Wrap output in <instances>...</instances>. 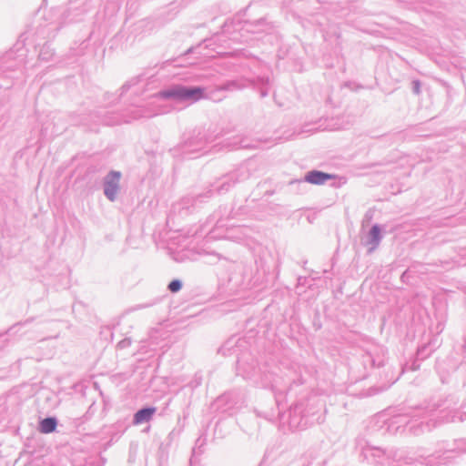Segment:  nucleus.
<instances>
[{
    "instance_id": "6e6552de",
    "label": "nucleus",
    "mask_w": 466,
    "mask_h": 466,
    "mask_svg": "<svg viewBox=\"0 0 466 466\" xmlns=\"http://www.w3.org/2000/svg\"><path fill=\"white\" fill-rule=\"evenodd\" d=\"M370 235L375 242H378L380 238V228L377 226H374L370 230Z\"/></svg>"
},
{
    "instance_id": "7ed1b4c3",
    "label": "nucleus",
    "mask_w": 466,
    "mask_h": 466,
    "mask_svg": "<svg viewBox=\"0 0 466 466\" xmlns=\"http://www.w3.org/2000/svg\"><path fill=\"white\" fill-rule=\"evenodd\" d=\"M183 90L184 86H176L167 90L161 91L157 94V96L165 99L174 98L177 100H182L183 98Z\"/></svg>"
},
{
    "instance_id": "20e7f679",
    "label": "nucleus",
    "mask_w": 466,
    "mask_h": 466,
    "mask_svg": "<svg viewBox=\"0 0 466 466\" xmlns=\"http://www.w3.org/2000/svg\"><path fill=\"white\" fill-rule=\"evenodd\" d=\"M204 96V89L201 87L187 88L184 86L182 100L198 101Z\"/></svg>"
},
{
    "instance_id": "39448f33",
    "label": "nucleus",
    "mask_w": 466,
    "mask_h": 466,
    "mask_svg": "<svg viewBox=\"0 0 466 466\" xmlns=\"http://www.w3.org/2000/svg\"><path fill=\"white\" fill-rule=\"evenodd\" d=\"M155 408H147L138 410L134 416V424L138 425L149 421L155 413Z\"/></svg>"
},
{
    "instance_id": "f03ea898",
    "label": "nucleus",
    "mask_w": 466,
    "mask_h": 466,
    "mask_svg": "<svg viewBox=\"0 0 466 466\" xmlns=\"http://www.w3.org/2000/svg\"><path fill=\"white\" fill-rule=\"evenodd\" d=\"M334 177L335 176L331 174L324 173L321 171H311L306 175L305 180L310 184L320 185Z\"/></svg>"
},
{
    "instance_id": "0eeeda50",
    "label": "nucleus",
    "mask_w": 466,
    "mask_h": 466,
    "mask_svg": "<svg viewBox=\"0 0 466 466\" xmlns=\"http://www.w3.org/2000/svg\"><path fill=\"white\" fill-rule=\"evenodd\" d=\"M168 289L171 292H177L181 289L180 281L172 280L168 285Z\"/></svg>"
},
{
    "instance_id": "f257e3e1",
    "label": "nucleus",
    "mask_w": 466,
    "mask_h": 466,
    "mask_svg": "<svg viewBox=\"0 0 466 466\" xmlns=\"http://www.w3.org/2000/svg\"><path fill=\"white\" fill-rule=\"evenodd\" d=\"M120 180L119 172H111L107 176V179L105 185V194L110 199L114 200L118 190V185Z\"/></svg>"
},
{
    "instance_id": "423d86ee",
    "label": "nucleus",
    "mask_w": 466,
    "mask_h": 466,
    "mask_svg": "<svg viewBox=\"0 0 466 466\" xmlns=\"http://www.w3.org/2000/svg\"><path fill=\"white\" fill-rule=\"evenodd\" d=\"M56 420L54 418L44 419L39 425V431L42 433L47 434L56 431Z\"/></svg>"
}]
</instances>
